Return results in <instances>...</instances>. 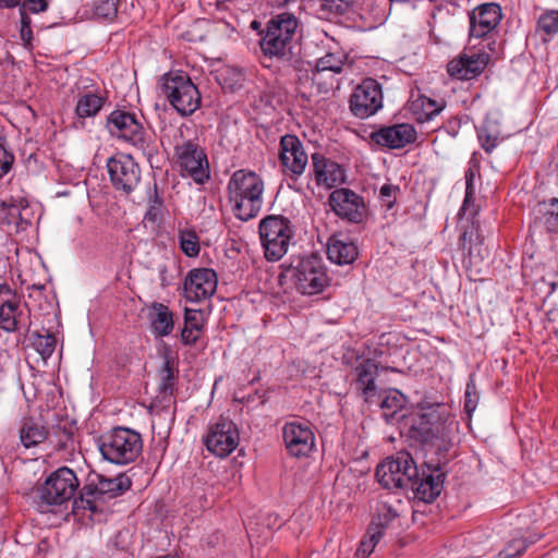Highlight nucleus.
Returning <instances> with one entry per match:
<instances>
[{"instance_id":"f257e3e1","label":"nucleus","mask_w":558,"mask_h":558,"mask_svg":"<svg viewBox=\"0 0 558 558\" xmlns=\"http://www.w3.org/2000/svg\"><path fill=\"white\" fill-rule=\"evenodd\" d=\"M452 420L442 403L421 402V450L425 461L421 474V501L433 502L441 493L447 472V453L452 446Z\"/></svg>"},{"instance_id":"f03ea898","label":"nucleus","mask_w":558,"mask_h":558,"mask_svg":"<svg viewBox=\"0 0 558 558\" xmlns=\"http://www.w3.org/2000/svg\"><path fill=\"white\" fill-rule=\"evenodd\" d=\"M375 476L384 488L404 489L409 499L418 497V466L413 456L407 451H400L396 457H389L379 463Z\"/></svg>"},{"instance_id":"7ed1b4c3","label":"nucleus","mask_w":558,"mask_h":558,"mask_svg":"<svg viewBox=\"0 0 558 558\" xmlns=\"http://www.w3.org/2000/svg\"><path fill=\"white\" fill-rule=\"evenodd\" d=\"M131 485L130 477L124 474L109 478L92 472L80 490V500H75L74 504L77 508L87 509L93 513L102 512L109 500L121 496L131 488Z\"/></svg>"},{"instance_id":"20e7f679","label":"nucleus","mask_w":558,"mask_h":558,"mask_svg":"<svg viewBox=\"0 0 558 558\" xmlns=\"http://www.w3.org/2000/svg\"><path fill=\"white\" fill-rule=\"evenodd\" d=\"M106 128L112 136L130 143L148 158L157 153L154 134L143 126L135 113L113 110L107 117Z\"/></svg>"},{"instance_id":"39448f33","label":"nucleus","mask_w":558,"mask_h":558,"mask_svg":"<svg viewBox=\"0 0 558 558\" xmlns=\"http://www.w3.org/2000/svg\"><path fill=\"white\" fill-rule=\"evenodd\" d=\"M299 26L292 13L274 15L260 32L259 46L265 56L288 60L292 54V40Z\"/></svg>"},{"instance_id":"423d86ee","label":"nucleus","mask_w":558,"mask_h":558,"mask_svg":"<svg viewBox=\"0 0 558 558\" xmlns=\"http://www.w3.org/2000/svg\"><path fill=\"white\" fill-rule=\"evenodd\" d=\"M101 457L113 464L125 465L137 459L143 450L140 433L128 427H116L98 439Z\"/></svg>"},{"instance_id":"0eeeda50","label":"nucleus","mask_w":558,"mask_h":558,"mask_svg":"<svg viewBox=\"0 0 558 558\" xmlns=\"http://www.w3.org/2000/svg\"><path fill=\"white\" fill-rule=\"evenodd\" d=\"M80 482L70 468L62 466L52 472L36 489L37 505L41 512L50 511V506L63 505L74 497Z\"/></svg>"},{"instance_id":"6e6552de","label":"nucleus","mask_w":558,"mask_h":558,"mask_svg":"<svg viewBox=\"0 0 558 558\" xmlns=\"http://www.w3.org/2000/svg\"><path fill=\"white\" fill-rule=\"evenodd\" d=\"M161 93L181 116H190L201 106V94L185 73L170 72L165 74Z\"/></svg>"},{"instance_id":"1a4fd4ad","label":"nucleus","mask_w":558,"mask_h":558,"mask_svg":"<svg viewBox=\"0 0 558 558\" xmlns=\"http://www.w3.org/2000/svg\"><path fill=\"white\" fill-rule=\"evenodd\" d=\"M258 230L266 259L279 260L288 252L293 235L290 220L270 215L260 220Z\"/></svg>"},{"instance_id":"9d476101","label":"nucleus","mask_w":558,"mask_h":558,"mask_svg":"<svg viewBox=\"0 0 558 558\" xmlns=\"http://www.w3.org/2000/svg\"><path fill=\"white\" fill-rule=\"evenodd\" d=\"M174 157L183 177H190L198 184L209 179L207 155L196 141L187 140L177 143Z\"/></svg>"},{"instance_id":"9b49d317","label":"nucleus","mask_w":558,"mask_h":558,"mask_svg":"<svg viewBox=\"0 0 558 558\" xmlns=\"http://www.w3.org/2000/svg\"><path fill=\"white\" fill-rule=\"evenodd\" d=\"M291 276L296 290L306 295L323 292L329 283L326 270L320 259L315 255L301 258L292 268Z\"/></svg>"},{"instance_id":"f8f14e48","label":"nucleus","mask_w":558,"mask_h":558,"mask_svg":"<svg viewBox=\"0 0 558 558\" xmlns=\"http://www.w3.org/2000/svg\"><path fill=\"white\" fill-rule=\"evenodd\" d=\"M107 168L112 185L117 191L130 195L141 184L142 171L137 162L130 155H116L110 157Z\"/></svg>"},{"instance_id":"ddd939ff","label":"nucleus","mask_w":558,"mask_h":558,"mask_svg":"<svg viewBox=\"0 0 558 558\" xmlns=\"http://www.w3.org/2000/svg\"><path fill=\"white\" fill-rule=\"evenodd\" d=\"M240 433L236 424L223 416L209 426L204 438L207 450L217 457L229 456L239 445Z\"/></svg>"},{"instance_id":"4468645a","label":"nucleus","mask_w":558,"mask_h":558,"mask_svg":"<svg viewBox=\"0 0 558 558\" xmlns=\"http://www.w3.org/2000/svg\"><path fill=\"white\" fill-rule=\"evenodd\" d=\"M350 110L359 119L374 116L383 107L380 84L374 78H366L357 85L350 96Z\"/></svg>"},{"instance_id":"2eb2a0df","label":"nucleus","mask_w":558,"mask_h":558,"mask_svg":"<svg viewBox=\"0 0 558 558\" xmlns=\"http://www.w3.org/2000/svg\"><path fill=\"white\" fill-rule=\"evenodd\" d=\"M329 204L332 210L353 223H361L366 218V206L363 197L349 189L335 190L329 195Z\"/></svg>"},{"instance_id":"dca6fc26","label":"nucleus","mask_w":558,"mask_h":558,"mask_svg":"<svg viewBox=\"0 0 558 558\" xmlns=\"http://www.w3.org/2000/svg\"><path fill=\"white\" fill-rule=\"evenodd\" d=\"M279 146V159L283 171L290 177H300L308 162L301 140L296 135L286 134L281 136Z\"/></svg>"},{"instance_id":"f3484780","label":"nucleus","mask_w":558,"mask_h":558,"mask_svg":"<svg viewBox=\"0 0 558 558\" xmlns=\"http://www.w3.org/2000/svg\"><path fill=\"white\" fill-rule=\"evenodd\" d=\"M217 283V274L213 269H193L184 280V295L190 302H199L216 292Z\"/></svg>"},{"instance_id":"a211bd4d","label":"nucleus","mask_w":558,"mask_h":558,"mask_svg":"<svg viewBox=\"0 0 558 558\" xmlns=\"http://www.w3.org/2000/svg\"><path fill=\"white\" fill-rule=\"evenodd\" d=\"M283 440L293 457H306L315 444L314 433L308 422H289L283 426Z\"/></svg>"},{"instance_id":"6ab92c4d","label":"nucleus","mask_w":558,"mask_h":558,"mask_svg":"<svg viewBox=\"0 0 558 558\" xmlns=\"http://www.w3.org/2000/svg\"><path fill=\"white\" fill-rule=\"evenodd\" d=\"M501 20V9L497 3H485L470 14V38H484L488 36Z\"/></svg>"},{"instance_id":"aec40b11","label":"nucleus","mask_w":558,"mask_h":558,"mask_svg":"<svg viewBox=\"0 0 558 558\" xmlns=\"http://www.w3.org/2000/svg\"><path fill=\"white\" fill-rule=\"evenodd\" d=\"M371 141L378 146L389 149L403 148L416 138V131L412 124L399 123L390 126H383L372 132Z\"/></svg>"},{"instance_id":"412c9836","label":"nucleus","mask_w":558,"mask_h":558,"mask_svg":"<svg viewBox=\"0 0 558 558\" xmlns=\"http://www.w3.org/2000/svg\"><path fill=\"white\" fill-rule=\"evenodd\" d=\"M488 60L485 52H463L448 63V73L458 80H472L483 72Z\"/></svg>"},{"instance_id":"4be33fe9","label":"nucleus","mask_w":558,"mask_h":558,"mask_svg":"<svg viewBox=\"0 0 558 558\" xmlns=\"http://www.w3.org/2000/svg\"><path fill=\"white\" fill-rule=\"evenodd\" d=\"M264 191V182L253 171L246 170H236L229 183H228V193L229 198L236 197H250V198H262V194Z\"/></svg>"},{"instance_id":"5701e85b","label":"nucleus","mask_w":558,"mask_h":558,"mask_svg":"<svg viewBox=\"0 0 558 558\" xmlns=\"http://www.w3.org/2000/svg\"><path fill=\"white\" fill-rule=\"evenodd\" d=\"M378 371V364L372 359L363 360L354 368L356 375L355 387L361 391L364 400L371 404H374L375 398L378 393L377 386L375 384Z\"/></svg>"},{"instance_id":"b1692460","label":"nucleus","mask_w":558,"mask_h":558,"mask_svg":"<svg viewBox=\"0 0 558 558\" xmlns=\"http://www.w3.org/2000/svg\"><path fill=\"white\" fill-rule=\"evenodd\" d=\"M20 300L8 284H0V328L12 332L17 329Z\"/></svg>"},{"instance_id":"393cba45","label":"nucleus","mask_w":558,"mask_h":558,"mask_svg":"<svg viewBox=\"0 0 558 558\" xmlns=\"http://www.w3.org/2000/svg\"><path fill=\"white\" fill-rule=\"evenodd\" d=\"M327 255L337 265H351L359 255L357 246L343 234H333L327 243Z\"/></svg>"},{"instance_id":"a878e982","label":"nucleus","mask_w":558,"mask_h":558,"mask_svg":"<svg viewBox=\"0 0 558 558\" xmlns=\"http://www.w3.org/2000/svg\"><path fill=\"white\" fill-rule=\"evenodd\" d=\"M312 162L317 184L331 187L343 181V170L337 162L327 159L319 153L312 155Z\"/></svg>"},{"instance_id":"bb28decb","label":"nucleus","mask_w":558,"mask_h":558,"mask_svg":"<svg viewBox=\"0 0 558 558\" xmlns=\"http://www.w3.org/2000/svg\"><path fill=\"white\" fill-rule=\"evenodd\" d=\"M149 323L155 336H169L174 327L173 314L165 304L155 302L149 311Z\"/></svg>"},{"instance_id":"cd10ccee","label":"nucleus","mask_w":558,"mask_h":558,"mask_svg":"<svg viewBox=\"0 0 558 558\" xmlns=\"http://www.w3.org/2000/svg\"><path fill=\"white\" fill-rule=\"evenodd\" d=\"M376 404L383 410V416L390 422L402 411L407 404V397L397 389H389L377 393Z\"/></svg>"},{"instance_id":"c85d7f7f","label":"nucleus","mask_w":558,"mask_h":558,"mask_svg":"<svg viewBox=\"0 0 558 558\" xmlns=\"http://www.w3.org/2000/svg\"><path fill=\"white\" fill-rule=\"evenodd\" d=\"M204 315L201 311L185 308L184 327L181 331V341L185 345H193L199 339L204 328Z\"/></svg>"},{"instance_id":"c756f323","label":"nucleus","mask_w":558,"mask_h":558,"mask_svg":"<svg viewBox=\"0 0 558 558\" xmlns=\"http://www.w3.org/2000/svg\"><path fill=\"white\" fill-rule=\"evenodd\" d=\"M49 438V429L34 418H26L20 429V439L25 448H33Z\"/></svg>"},{"instance_id":"7c9ffc66","label":"nucleus","mask_w":558,"mask_h":558,"mask_svg":"<svg viewBox=\"0 0 558 558\" xmlns=\"http://www.w3.org/2000/svg\"><path fill=\"white\" fill-rule=\"evenodd\" d=\"M179 375L177 362L172 356H165L163 364L158 371V377L160 380L159 392L163 398L173 395L174 385Z\"/></svg>"},{"instance_id":"2f4dec72","label":"nucleus","mask_w":558,"mask_h":558,"mask_svg":"<svg viewBox=\"0 0 558 558\" xmlns=\"http://www.w3.org/2000/svg\"><path fill=\"white\" fill-rule=\"evenodd\" d=\"M107 98L98 93L88 92L78 97L75 113L78 118L95 117L104 107Z\"/></svg>"},{"instance_id":"473e14b6","label":"nucleus","mask_w":558,"mask_h":558,"mask_svg":"<svg viewBox=\"0 0 558 558\" xmlns=\"http://www.w3.org/2000/svg\"><path fill=\"white\" fill-rule=\"evenodd\" d=\"M343 65L344 61L341 54L326 53L324 57L316 61L312 78L314 82L320 85L323 83L325 73L331 72L339 74L342 72Z\"/></svg>"},{"instance_id":"72a5a7b5","label":"nucleus","mask_w":558,"mask_h":558,"mask_svg":"<svg viewBox=\"0 0 558 558\" xmlns=\"http://www.w3.org/2000/svg\"><path fill=\"white\" fill-rule=\"evenodd\" d=\"M229 199L232 203L234 216L243 221H247L257 216L263 205L262 198H250L243 196Z\"/></svg>"},{"instance_id":"f704fd0d","label":"nucleus","mask_w":558,"mask_h":558,"mask_svg":"<svg viewBox=\"0 0 558 558\" xmlns=\"http://www.w3.org/2000/svg\"><path fill=\"white\" fill-rule=\"evenodd\" d=\"M397 511L386 502H379L376 506L375 513L368 526L369 530L380 532L383 536L388 525L397 518Z\"/></svg>"},{"instance_id":"c9c22d12","label":"nucleus","mask_w":558,"mask_h":558,"mask_svg":"<svg viewBox=\"0 0 558 558\" xmlns=\"http://www.w3.org/2000/svg\"><path fill=\"white\" fill-rule=\"evenodd\" d=\"M48 440L58 451L74 450V426L59 425L49 433Z\"/></svg>"},{"instance_id":"e433bc0d","label":"nucleus","mask_w":558,"mask_h":558,"mask_svg":"<svg viewBox=\"0 0 558 558\" xmlns=\"http://www.w3.org/2000/svg\"><path fill=\"white\" fill-rule=\"evenodd\" d=\"M147 202L148 208L145 214V219L150 222H157L162 218L163 199L158 193L156 181L147 185Z\"/></svg>"},{"instance_id":"4c0bfd02","label":"nucleus","mask_w":558,"mask_h":558,"mask_svg":"<svg viewBox=\"0 0 558 558\" xmlns=\"http://www.w3.org/2000/svg\"><path fill=\"white\" fill-rule=\"evenodd\" d=\"M446 108V101L442 98L433 99L421 95V124L433 121Z\"/></svg>"},{"instance_id":"58836bf2","label":"nucleus","mask_w":558,"mask_h":558,"mask_svg":"<svg viewBox=\"0 0 558 558\" xmlns=\"http://www.w3.org/2000/svg\"><path fill=\"white\" fill-rule=\"evenodd\" d=\"M536 31L544 34V41L551 39L558 34V11H547L543 13L536 24Z\"/></svg>"},{"instance_id":"ea45409f","label":"nucleus","mask_w":558,"mask_h":558,"mask_svg":"<svg viewBox=\"0 0 558 558\" xmlns=\"http://www.w3.org/2000/svg\"><path fill=\"white\" fill-rule=\"evenodd\" d=\"M538 211L543 215L546 229L549 232L558 231V198L539 204Z\"/></svg>"},{"instance_id":"a19ab883","label":"nucleus","mask_w":558,"mask_h":558,"mask_svg":"<svg viewBox=\"0 0 558 558\" xmlns=\"http://www.w3.org/2000/svg\"><path fill=\"white\" fill-rule=\"evenodd\" d=\"M33 347L39 353V355L47 360L52 355L56 349V337L52 333L40 335L39 332L33 333Z\"/></svg>"},{"instance_id":"79ce46f5","label":"nucleus","mask_w":558,"mask_h":558,"mask_svg":"<svg viewBox=\"0 0 558 558\" xmlns=\"http://www.w3.org/2000/svg\"><path fill=\"white\" fill-rule=\"evenodd\" d=\"M180 247L189 257H196L201 246L197 234L192 230H183L179 234Z\"/></svg>"},{"instance_id":"37998d69","label":"nucleus","mask_w":558,"mask_h":558,"mask_svg":"<svg viewBox=\"0 0 558 558\" xmlns=\"http://www.w3.org/2000/svg\"><path fill=\"white\" fill-rule=\"evenodd\" d=\"M380 532L372 531L367 529L366 535L360 543L359 548L356 549L355 556L356 558H368L369 555L374 551L376 545L381 539Z\"/></svg>"},{"instance_id":"c03bdc74","label":"nucleus","mask_w":558,"mask_h":558,"mask_svg":"<svg viewBox=\"0 0 558 558\" xmlns=\"http://www.w3.org/2000/svg\"><path fill=\"white\" fill-rule=\"evenodd\" d=\"M357 0H322L320 11L335 15H342L349 12Z\"/></svg>"},{"instance_id":"a18cd8bd","label":"nucleus","mask_w":558,"mask_h":558,"mask_svg":"<svg viewBox=\"0 0 558 558\" xmlns=\"http://www.w3.org/2000/svg\"><path fill=\"white\" fill-rule=\"evenodd\" d=\"M478 399H480V396H478V392L476 389L475 380H474L473 376L471 375L466 383V388H465V393H464V409L469 415H471L475 411L477 403H478Z\"/></svg>"},{"instance_id":"49530a36","label":"nucleus","mask_w":558,"mask_h":558,"mask_svg":"<svg viewBox=\"0 0 558 558\" xmlns=\"http://www.w3.org/2000/svg\"><path fill=\"white\" fill-rule=\"evenodd\" d=\"M119 0H98L95 5V13L97 16L113 20L118 13Z\"/></svg>"},{"instance_id":"de8ad7c7","label":"nucleus","mask_w":558,"mask_h":558,"mask_svg":"<svg viewBox=\"0 0 558 558\" xmlns=\"http://www.w3.org/2000/svg\"><path fill=\"white\" fill-rule=\"evenodd\" d=\"M14 163V155L8 148L5 138L0 136V179L4 177Z\"/></svg>"},{"instance_id":"09e8293b","label":"nucleus","mask_w":558,"mask_h":558,"mask_svg":"<svg viewBox=\"0 0 558 558\" xmlns=\"http://www.w3.org/2000/svg\"><path fill=\"white\" fill-rule=\"evenodd\" d=\"M527 548V542L524 538L512 539L500 553L501 558H517Z\"/></svg>"},{"instance_id":"8fccbe9b","label":"nucleus","mask_w":558,"mask_h":558,"mask_svg":"<svg viewBox=\"0 0 558 558\" xmlns=\"http://www.w3.org/2000/svg\"><path fill=\"white\" fill-rule=\"evenodd\" d=\"M399 187L392 184H384L379 190V201L381 206L391 209L397 201Z\"/></svg>"},{"instance_id":"3c124183","label":"nucleus","mask_w":558,"mask_h":558,"mask_svg":"<svg viewBox=\"0 0 558 558\" xmlns=\"http://www.w3.org/2000/svg\"><path fill=\"white\" fill-rule=\"evenodd\" d=\"M221 75H222L225 86H228L231 89L241 87L242 83L244 81L243 73L236 69H228Z\"/></svg>"},{"instance_id":"603ef678","label":"nucleus","mask_w":558,"mask_h":558,"mask_svg":"<svg viewBox=\"0 0 558 558\" xmlns=\"http://www.w3.org/2000/svg\"><path fill=\"white\" fill-rule=\"evenodd\" d=\"M474 179H475L474 171L472 169H469L465 172V184H466L465 197H464V202H463V205H462V208L460 211H465L468 206L470 205L471 201L473 199V195L475 192L474 183H473Z\"/></svg>"},{"instance_id":"864d4df0","label":"nucleus","mask_w":558,"mask_h":558,"mask_svg":"<svg viewBox=\"0 0 558 558\" xmlns=\"http://www.w3.org/2000/svg\"><path fill=\"white\" fill-rule=\"evenodd\" d=\"M50 0H25L23 7H27L33 13L45 12L48 9Z\"/></svg>"},{"instance_id":"5fc2aeb1","label":"nucleus","mask_w":558,"mask_h":558,"mask_svg":"<svg viewBox=\"0 0 558 558\" xmlns=\"http://www.w3.org/2000/svg\"><path fill=\"white\" fill-rule=\"evenodd\" d=\"M28 207V204L26 201H21L20 205L10 204L8 205V214L12 218H20V220H23L22 217V210L26 209Z\"/></svg>"},{"instance_id":"6e6d98bb","label":"nucleus","mask_w":558,"mask_h":558,"mask_svg":"<svg viewBox=\"0 0 558 558\" xmlns=\"http://www.w3.org/2000/svg\"><path fill=\"white\" fill-rule=\"evenodd\" d=\"M20 38L23 41V45H24V47L27 50H32L33 49V44H32L33 32H32V27L21 26V28H20Z\"/></svg>"},{"instance_id":"4d7b16f0","label":"nucleus","mask_w":558,"mask_h":558,"mask_svg":"<svg viewBox=\"0 0 558 558\" xmlns=\"http://www.w3.org/2000/svg\"><path fill=\"white\" fill-rule=\"evenodd\" d=\"M480 140L486 153H490L498 145V138L489 134L480 135Z\"/></svg>"},{"instance_id":"13d9d810","label":"nucleus","mask_w":558,"mask_h":558,"mask_svg":"<svg viewBox=\"0 0 558 558\" xmlns=\"http://www.w3.org/2000/svg\"><path fill=\"white\" fill-rule=\"evenodd\" d=\"M469 241V232L464 231L460 238H459V245L464 254L469 255L470 262L473 260V246H466V243Z\"/></svg>"},{"instance_id":"bf43d9fd","label":"nucleus","mask_w":558,"mask_h":558,"mask_svg":"<svg viewBox=\"0 0 558 558\" xmlns=\"http://www.w3.org/2000/svg\"><path fill=\"white\" fill-rule=\"evenodd\" d=\"M20 15H21V26L31 27V23H32L31 17L26 13L25 7H23V5L20 9Z\"/></svg>"},{"instance_id":"052dcab7","label":"nucleus","mask_w":558,"mask_h":558,"mask_svg":"<svg viewBox=\"0 0 558 558\" xmlns=\"http://www.w3.org/2000/svg\"><path fill=\"white\" fill-rule=\"evenodd\" d=\"M22 0H0V9H12L19 7Z\"/></svg>"},{"instance_id":"680f3d73","label":"nucleus","mask_w":558,"mask_h":558,"mask_svg":"<svg viewBox=\"0 0 558 558\" xmlns=\"http://www.w3.org/2000/svg\"><path fill=\"white\" fill-rule=\"evenodd\" d=\"M525 539L527 542V547H529L531 544H534L538 539V537L537 536H533V537H531L529 539L527 538H525Z\"/></svg>"},{"instance_id":"e2e57ef3","label":"nucleus","mask_w":558,"mask_h":558,"mask_svg":"<svg viewBox=\"0 0 558 558\" xmlns=\"http://www.w3.org/2000/svg\"><path fill=\"white\" fill-rule=\"evenodd\" d=\"M259 25L260 24L257 21H253L251 24L252 28H254V29H257L259 27Z\"/></svg>"},{"instance_id":"0e129e2a","label":"nucleus","mask_w":558,"mask_h":558,"mask_svg":"<svg viewBox=\"0 0 558 558\" xmlns=\"http://www.w3.org/2000/svg\"><path fill=\"white\" fill-rule=\"evenodd\" d=\"M329 87H332V83H330L329 85L328 84H325V89L327 90Z\"/></svg>"},{"instance_id":"69168bd1","label":"nucleus","mask_w":558,"mask_h":558,"mask_svg":"<svg viewBox=\"0 0 558 558\" xmlns=\"http://www.w3.org/2000/svg\"><path fill=\"white\" fill-rule=\"evenodd\" d=\"M439 41H440V39L437 36H435V43L437 44Z\"/></svg>"},{"instance_id":"338daca9","label":"nucleus","mask_w":558,"mask_h":558,"mask_svg":"<svg viewBox=\"0 0 558 558\" xmlns=\"http://www.w3.org/2000/svg\"><path fill=\"white\" fill-rule=\"evenodd\" d=\"M477 256H478L480 259H483V256L481 255L480 252L477 253Z\"/></svg>"},{"instance_id":"774afa93","label":"nucleus","mask_w":558,"mask_h":558,"mask_svg":"<svg viewBox=\"0 0 558 558\" xmlns=\"http://www.w3.org/2000/svg\"><path fill=\"white\" fill-rule=\"evenodd\" d=\"M477 256H478L480 259H483V256L481 255L480 252L477 253Z\"/></svg>"}]
</instances>
